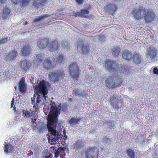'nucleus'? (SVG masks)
Masks as SVG:
<instances>
[{
	"label": "nucleus",
	"mask_w": 158,
	"mask_h": 158,
	"mask_svg": "<svg viewBox=\"0 0 158 158\" xmlns=\"http://www.w3.org/2000/svg\"><path fill=\"white\" fill-rule=\"evenodd\" d=\"M112 55L114 56H118L120 51V48L118 47H114L111 49Z\"/></svg>",
	"instance_id": "nucleus-34"
},
{
	"label": "nucleus",
	"mask_w": 158,
	"mask_h": 158,
	"mask_svg": "<svg viewBox=\"0 0 158 158\" xmlns=\"http://www.w3.org/2000/svg\"><path fill=\"white\" fill-rule=\"evenodd\" d=\"M26 87L25 78L22 77L19 83L20 91L22 93H24L26 91Z\"/></svg>",
	"instance_id": "nucleus-22"
},
{
	"label": "nucleus",
	"mask_w": 158,
	"mask_h": 158,
	"mask_svg": "<svg viewBox=\"0 0 158 158\" xmlns=\"http://www.w3.org/2000/svg\"><path fill=\"white\" fill-rule=\"evenodd\" d=\"M47 1V0H34L33 5L36 7H40Z\"/></svg>",
	"instance_id": "nucleus-28"
},
{
	"label": "nucleus",
	"mask_w": 158,
	"mask_h": 158,
	"mask_svg": "<svg viewBox=\"0 0 158 158\" xmlns=\"http://www.w3.org/2000/svg\"><path fill=\"white\" fill-rule=\"evenodd\" d=\"M153 72L154 74L158 75V69L156 67H155L153 68Z\"/></svg>",
	"instance_id": "nucleus-44"
},
{
	"label": "nucleus",
	"mask_w": 158,
	"mask_h": 158,
	"mask_svg": "<svg viewBox=\"0 0 158 158\" xmlns=\"http://www.w3.org/2000/svg\"><path fill=\"white\" fill-rule=\"evenodd\" d=\"M55 64L49 59L46 58L43 62L44 67L48 70H53L54 69Z\"/></svg>",
	"instance_id": "nucleus-13"
},
{
	"label": "nucleus",
	"mask_w": 158,
	"mask_h": 158,
	"mask_svg": "<svg viewBox=\"0 0 158 158\" xmlns=\"http://www.w3.org/2000/svg\"><path fill=\"white\" fill-rule=\"evenodd\" d=\"M158 51L156 48L150 47L147 51V57L153 61H155L158 57Z\"/></svg>",
	"instance_id": "nucleus-9"
},
{
	"label": "nucleus",
	"mask_w": 158,
	"mask_h": 158,
	"mask_svg": "<svg viewBox=\"0 0 158 158\" xmlns=\"http://www.w3.org/2000/svg\"><path fill=\"white\" fill-rule=\"evenodd\" d=\"M67 61V60L64 56L61 55H59L56 59V62L57 64H59L61 66H63L65 63Z\"/></svg>",
	"instance_id": "nucleus-23"
},
{
	"label": "nucleus",
	"mask_w": 158,
	"mask_h": 158,
	"mask_svg": "<svg viewBox=\"0 0 158 158\" xmlns=\"http://www.w3.org/2000/svg\"><path fill=\"white\" fill-rule=\"evenodd\" d=\"M73 93L76 96L78 97H84L87 94L85 90H81L78 88H76L73 90Z\"/></svg>",
	"instance_id": "nucleus-17"
},
{
	"label": "nucleus",
	"mask_w": 158,
	"mask_h": 158,
	"mask_svg": "<svg viewBox=\"0 0 158 158\" xmlns=\"http://www.w3.org/2000/svg\"><path fill=\"white\" fill-rule=\"evenodd\" d=\"M89 11L86 9L81 10L80 12H78L76 14V16L85 17L88 15Z\"/></svg>",
	"instance_id": "nucleus-31"
},
{
	"label": "nucleus",
	"mask_w": 158,
	"mask_h": 158,
	"mask_svg": "<svg viewBox=\"0 0 158 158\" xmlns=\"http://www.w3.org/2000/svg\"><path fill=\"white\" fill-rule=\"evenodd\" d=\"M31 48L29 45H27L23 47L21 50L22 54L23 56H26L29 55L31 52Z\"/></svg>",
	"instance_id": "nucleus-24"
},
{
	"label": "nucleus",
	"mask_w": 158,
	"mask_h": 158,
	"mask_svg": "<svg viewBox=\"0 0 158 158\" xmlns=\"http://www.w3.org/2000/svg\"><path fill=\"white\" fill-rule=\"evenodd\" d=\"M49 40L47 39L39 40L38 41L37 46L40 48H44L46 47H48Z\"/></svg>",
	"instance_id": "nucleus-16"
},
{
	"label": "nucleus",
	"mask_w": 158,
	"mask_h": 158,
	"mask_svg": "<svg viewBox=\"0 0 158 158\" xmlns=\"http://www.w3.org/2000/svg\"><path fill=\"white\" fill-rule=\"evenodd\" d=\"M36 119L35 118H31V121L32 123V126L33 127H35V128H38V126L37 125L38 123L36 122Z\"/></svg>",
	"instance_id": "nucleus-39"
},
{
	"label": "nucleus",
	"mask_w": 158,
	"mask_h": 158,
	"mask_svg": "<svg viewBox=\"0 0 158 158\" xmlns=\"http://www.w3.org/2000/svg\"><path fill=\"white\" fill-rule=\"evenodd\" d=\"M123 57L127 60H130L132 59V52L127 49H124L122 52Z\"/></svg>",
	"instance_id": "nucleus-19"
},
{
	"label": "nucleus",
	"mask_w": 158,
	"mask_h": 158,
	"mask_svg": "<svg viewBox=\"0 0 158 158\" xmlns=\"http://www.w3.org/2000/svg\"><path fill=\"white\" fill-rule=\"evenodd\" d=\"M80 118L74 116L71 118L69 121V123L71 126L77 124L80 121Z\"/></svg>",
	"instance_id": "nucleus-30"
},
{
	"label": "nucleus",
	"mask_w": 158,
	"mask_h": 158,
	"mask_svg": "<svg viewBox=\"0 0 158 158\" xmlns=\"http://www.w3.org/2000/svg\"><path fill=\"white\" fill-rule=\"evenodd\" d=\"M110 101L111 104L113 106L118 108L119 107V106H121L122 104V98L120 96H118L116 97L114 96L110 99Z\"/></svg>",
	"instance_id": "nucleus-12"
},
{
	"label": "nucleus",
	"mask_w": 158,
	"mask_h": 158,
	"mask_svg": "<svg viewBox=\"0 0 158 158\" xmlns=\"http://www.w3.org/2000/svg\"><path fill=\"white\" fill-rule=\"evenodd\" d=\"M43 57L42 54H37L36 57H35L34 59L35 60H34V61H35V62L37 63V65L40 64V63H41L43 61Z\"/></svg>",
	"instance_id": "nucleus-32"
},
{
	"label": "nucleus",
	"mask_w": 158,
	"mask_h": 158,
	"mask_svg": "<svg viewBox=\"0 0 158 158\" xmlns=\"http://www.w3.org/2000/svg\"><path fill=\"white\" fill-rule=\"evenodd\" d=\"M63 74L62 71H55L50 73L48 76L51 81L55 83L61 80Z\"/></svg>",
	"instance_id": "nucleus-8"
},
{
	"label": "nucleus",
	"mask_w": 158,
	"mask_h": 158,
	"mask_svg": "<svg viewBox=\"0 0 158 158\" xmlns=\"http://www.w3.org/2000/svg\"><path fill=\"white\" fill-rule=\"evenodd\" d=\"M20 117L21 116L19 115V116H16L14 118V119L15 120H16L17 121L19 120V119L20 118Z\"/></svg>",
	"instance_id": "nucleus-49"
},
{
	"label": "nucleus",
	"mask_w": 158,
	"mask_h": 158,
	"mask_svg": "<svg viewBox=\"0 0 158 158\" xmlns=\"http://www.w3.org/2000/svg\"><path fill=\"white\" fill-rule=\"evenodd\" d=\"M77 50L83 54H86L88 52L89 48L87 44H84L83 41H79L78 42Z\"/></svg>",
	"instance_id": "nucleus-11"
},
{
	"label": "nucleus",
	"mask_w": 158,
	"mask_h": 158,
	"mask_svg": "<svg viewBox=\"0 0 158 158\" xmlns=\"http://www.w3.org/2000/svg\"><path fill=\"white\" fill-rule=\"evenodd\" d=\"M64 148L61 147L58 148L54 152L55 156L56 157H58L59 156L60 152L63 151Z\"/></svg>",
	"instance_id": "nucleus-38"
},
{
	"label": "nucleus",
	"mask_w": 158,
	"mask_h": 158,
	"mask_svg": "<svg viewBox=\"0 0 158 158\" xmlns=\"http://www.w3.org/2000/svg\"><path fill=\"white\" fill-rule=\"evenodd\" d=\"M79 67L76 62L72 63L69 66V72L73 79L77 80L79 75Z\"/></svg>",
	"instance_id": "nucleus-7"
},
{
	"label": "nucleus",
	"mask_w": 158,
	"mask_h": 158,
	"mask_svg": "<svg viewBox=\"0 0 158 158\" xmlns=\"http://www.w3.org/2000/svg\"><path fill=\"white\" fill-rule=\"evenodd\" d=\"M60 128H61V127H60ZM58 128H60V127H58Z\"/></svg>",
	"instance_id": "nucleus-55"
},
{
	"label": "nucleus",
	"mask_w": 158,
	"mask_h": 158,
	"mask_svg": "<svg viewBox=\"0 0 158 158\" xmlns=\"http://www.w3.org/2000/svg\"><path fill=\"white\" fill-rule=\"evenodd\" d=\"M24 24L25 25H26L27 24H28V23L27 22H25Z\"/></svg>",
	"instance_id": "nucleus-53"
},
{
	"label": "nucleus",
	"mask_w": 158,
	"mask_h": 158,
	"mask_svg": "<svg viewBox=\"0 0 158 158\" xmlns=\"http://www.w3.org/2000/svg\"><path fill=\"white\" fill-rule=\"evenodd\" d=\"M23 116V117L26 118H31L33 115V113L31 110H22Z\"/></svg>",
	"instance_id": "nucleus-26"
},
{
	"label": "nucleus",
	"mask_w": 158,
	"mask_h": 158,
	"mask_svg": "<svg viewBox=\"0 0 158 158\" xmlns=\"http://www.w3.org/2000/svg\"><path fill=\"white\" fill-rule=\"evenodd\" d=\"M105 66L109 71H114L116 70L117 71L118 70L117 69H118L116 67L115 63L109 59H106L105 61Z\"/></svg>",
	"instance_id": "nucleus-10"
},
{
	"label": "nucleus",
	"mask_w": 158,
	"mask_h": 158,
	"mask_svg": "<svg viewBox=\"0 0 158 158\" xmlns=\"http://www.w3.org/2000/svg\"><path fill=\"white\" fill-rule=\"evenodd\" d=\"M116 6L113 3H110L105 7V9L111 12H114L116 9Z\"/></svg>",
	"instance_id": "nucleus-25"
},
{
	"label": "nucleus",
	"mask_w": 158,
	"mask_h": 158,
	"mask_svg": "<svg viewBox=\"0 0 158 158\" xmlns=\"http://www.w3.org/2000/svg\"><path fill=\"white\" fill-rule=\"evenodd\" d=\"M31 63L28 60H23L19 63V65L24 70H27L30 67Z\"/></svg>",
	"instance_id": "nucleus-14"
},
{
	"label": "nucleus",
	"mask_w": 158,
	"mask_h": 158,
	"mask_svg": "<svg viewBox=\"0 0 158 158\" xmlns=\"http://www.w3.org/2000/svg\"><path fill=\"white\" fill-rule=\"evenodd\" d=\"M131 13L134 17L137 19L144 16L145 21L149 23L154 19L155 13L152 9H146L144 7L140 6L137 8L133 7Z\"/></svg>",
	"instance_id": "nucleus-2"
},
{
	"label": "nucleus",
	"mask_w": 158,
	"mask_h": 158,
	"mask_svg": "<svg viewBox=\"0 0 158 158\" xmlns=\"http://www.w3.org/2000/svg\"><path fill=\"white\" fill-rule=\"evenodd\" d=\"M50 111L47 118V125H45V127L47 128H56L58 117L60 113L61 107L56 106L54 102H51Z\"/></svg>",
	"instance_id": "nucleus-3"
},
{
	"label": "nucleus",
	"mask_w": 158,
	"mask_h": 158,
	"mask_svg": "<svg viewBox=\"0 0 158 158\" xmlns=\"http://www.w3.org/2000/svg\"><path fill=\"white\" fill-rule=\"evenodd\" d=\"M17 55V52L15 50H13L11 52L7 55L5 58L6 60L8 61H12L15 59Z\"/></svg>",
	"instance_id": "nucleus-21"
},
{
	"label": "nucleus",
	"mask_w": 158,
	"mask_h": 158,
	"mask_svg": "<svg viewBox=\"0 0 158 158\" xmlns=\"http://www.w3.org/2000/svg\"><path fill=\"white\" fill-rule=\"evenodd\" d=\"M85 144L81 139H78L73 143V147L75 150H80L84 148Z\"/></svg>",
	"instance_id": "nucleus-20"
},
{
	"label": "nucleus",
	"mask_w": 158,
	"mask_h": 158,
	"mask_svg": "<svg viewBox=\"0 0 158 158\" xmlns=\"http://www.w3.org/2000/svg\"><path fill=\"white\" fill-rule=\"evenodd\" d=\"M10 10L7 7H5L3 10L2 16L4 19H6L9 15Z\"/></svg>",
	"instance_id": "nucleus-29"
},
{
	"label": "nucleus",
	"mask_w": 158,
	"mask_h": 158,
	"mask_svg": "<svg viewBox=\"0 0 158 158\" xmlns=\"http://www.w3.org/2000/svg\"><path fill=\"white\" fill-rule=\"evenodd\" d=\"M64 130L63 131V132L64 133V135L63 137L60 140L61 144L63 145H65L66 144V140L67 139V137L66 135H65L64 133H65V129H64Z\"/></svg>",
	"instance_id": "nucleus-36"
},
{
	"label": "nucleus",
	"mask_w": 158,
	"mask_h": 158,
	"mask_svg": "<svg viewBox=\"0 0 158 158\" xmlns=\"http://www.w3.org/2000/svg\"><path fill=\"white\" fill-rule=\"evenodd\" d=\"M7 37H4L3 38H0V45H2L5 43L7 42Z\"/></svg>",
	"instance_id": "nucleus-40"
},
{
	"label": "nucleus",
	"mask_w": 158,
	"mask_h": 158,
	"mask_svg": "<svg viewBox=\"0 0 158 158\" xmlns=\"http://www.w3.org/2000/svg\"><path fill=\"white\" fill-rule=\"evenodd\" d=\"M49 87V83L44 80L40 81L38 85H35V92L37 95L36 102L34 98H31V102L33 104L34 110L38 108H41L45 104L48 98V89Z\"/></svg>",
	"instance_id": "nucleus-1"
},
{
	"label": "nucleus",
	"mask_w": 158,
	"mask_h": 158,
	"mask_svg": "<svg viewBox=\"0 0 158 158\" xmlns=\"http://www.w3.org/2000/svg\"><path fill=\"white\" fill-rule=\"evenodd\" d=\"M11 2L15 5L21 2V0H11Z\"/></svg>",
	"instance_id": "nucleus-43"
},
{
	"label": "nucleus",
	"mask_w": 158,
	"mask_h": 158,
	"mask_svg": "<svg viewBox=\"0 0 158 158\" xmlns=\"http://www.w3.org/2000/svg\"><path fill=\"white\" fill-rule=\"evenodd\" d=\"M48 132H50L48 138L49 143L51 144H55L56 141L59 140L60 133L56 129H48Z\"/></svg>",
	"instance_id": "nucleus-6"
},
{
	"label": "nucleus",
	"mask_w": 158,
	"mask_h": 158,
	"mask_svg": "<svg viewBox=\"0 0 158 158\" xmlns=\"http://www.w3.org/2000/svg\"><path fill=\"white\" fill-rule=\"evenodd\" d=\"M114 1L116 3H118L120 2V0H114Z\"/></svg>",
	"instance_id": "nucleus-52"
},
{
	"label": "nucleus",
	"mask_w": 158,
	"mask_h": 158,
	"mask_svg": "<svg viewBox=\"0 0 158 158\" xmlns=\"http://www.w3.org/2000/svg\"><path fill=\"white\" fill-rule=\"evenodd\" d=\"M63 47L64 48H66V45L65 44H64V46L63 44Z\"/></svg>",
	"instance_id": "nucleus-54"
},
{
	"label": "nucleus",
	"mask_w": 158,
	"mask_h": 158,
	"mask_svg": "<svg viewBox=\"0 0 158 158\" xmlns=\"http://www.w3.org/2000/svg\"><path fill=\"white\" fill-rule=\"evenodd\" d=\"M50 15L49 14H44L43 15H41L40 16L38 17L37 18H35L34 21V22H37L38 21H40L42 20L43 19L48 17Z\"/></svg>",
	"instance_id": "nucleus-37"
},
{
	"label": "nucleus",
	"mask_w": 158,
	"mask_h": 158,
	"mask_svg": "<svg viewBox=\"0 0 158 158\" xmlns=\"http://www.w3.org/2000/svg\"><path fill=\"white\" fill-rule=\"evenodd\" d=\"M130 67L127 65H123L121 68V69L120 70H121L123 73H128L131 71H130Z\"/></svg>",
	"instance_id": "nucleus-35"
},
{
	"label": "nucleus",
	"mask_w": 158,
	"mask_h": 158,
	"mask_svg": "<svg viewBox=\"0 0 158 158\" xmlns=\"http://www.w3.org/2000/svg\"><path fill=\"white\" fill-rule=\"evenodd\" d=\"M14 98H13V99L11 101V108H12V107H13V110H14L15 111L16 110L15 107V105L14 104Z\"/></svg>",
	"instance_id": "nucleus-42"
},
{
	"label": "nucleus",
	"mask_w": 158,
	"mask_h": 158,
	"mask_svg": "<svg viewBox=\"0 0 158 158\" xmlns=\"http://www.w3.org/2000/svg\"><path fill=\"white\" fill-rule=\"evenodd\" d=\"M31 0H22V5L24 6L28 5L30 1Z\"/></svg>",
	"instance_id": "nucleus-41"
},
{
	"label": "nucleus",
	"mask_w": 158,
	"mask_h": 158,
	"mask_svg": "<svg viewBox=\"0 0 158 158\" xmlns=\"http://www.w3.org/2000/svg\"><path fill=\"white\" fill-rule=\"evenodd\" d=\"M76 2L79 4H81L83 3L84 1L83 0H75Z\"/></svg>",
	"instance_id": "nucleus-48"
},
{
	"label": "nucleus",
	"mask_w": 158,
	"mask_h": 158,
	"mask_svg": "<svg viewBox=\"0 0 158 158\" xmlns=\"http://www.w3.org/2000/svg\"><path fill=\"white\" fill-rule=\"evenodd\" d=\"M122 79L120 76L109 77L106 80V84L109 88H113L117 86H120Z\"/></svg>",
	"instance_id": "nucleus-4"
},
{
	"label": "nucleus",
	"mask_w": 158,
	"mask_h": 158,
	"mask_svg": "<svg viewBox=\"0 0 158 158\" xmlns=\"http://www.w3.org/2000/svg\"><path fill=\"white\" fill-rule=\"evenodd\" d=\"M103 140L106 143H108L110 140V139L108 138L107 137H104L103 138Z\"/></svg>",
	"instance_id": "nucleus-45"
},
{
	"label": "nucleus",
	"mask_w": 158,
	"mask_h": 158,
	"mask_svg": "<svg viewBox=\"0 0 158 158\" xmlns=\"http://www.w3.org/2000/svg\"><path fill=\"white\" fill-rule=\"evenodd\" d=\"M32 150L34 152H35V153L36 154H35V155H37L39 153V150L38 149V148H36L35 149H32Z\"/></svg>",
	"instance_id": "nucleus-47"
},
{
	"label": "nucleus",
	"mask_w": 158,
	"mask_h": 158,
	"mask_svg": "<svg viewBox=\"0 0 158 158\" xmlns=\"http://www.w3.org/2000/svg\"><path fill=\"white\" fill-rule=\"evenodd\" d=\"M4 149L5 153H13L15 151L14 146L11 144L5 142L4 143Z\"/></svg>",
	"instance_id": "nucleus-15"
},
{
	"label": "nucleus",
	"mask_w": 158,
	"mask_h": 158,
	"mask_svg": "<svg viewBox=\"0 0 158 158\" xmlns=\"http://www.w3.org/2000/svg\"><path fill=\"white\" fill-rule=\"evenodd\" d=\"M85 158H98V149L96 146H89L85 149Z\"/></svg>",
	"instance_id": "nucleus-5"
},
{
	"label": "nucleus",
	"mask_w": 158,
	"mask_h": 158,
	"mask_svg": "<svg viewBox=\"0 0 158 158\" xmlns=\"http://www.w3.org/2000/svg\"><path fill=\"white\" fill-rule=\"evenodd\" d=\"M6 0H0V3L2 4L4 3Z\"/></svg>",
	"instance_id": "nucleus-50"
},
{
	"label": "nucleus",
	"mask_w": 158,
	"mask_h": 158,
	"mask_svg": "<svg viewBox=\"0 0 158 158\" xmlns=\"http://www.w3.org/2000/svg\"><path fill=\"white\" fill-rule=\"evenodd\" d=\"M48 48L49 51L54 52L56 51L58 48V43L56 41L49 42L48 45Z\"/></svg>",
	"instance_id": "nucleus-18"
},
{
	"label": "nucleus",
	"mask_w": 158,
	"mask_h": 158,
	"mask_svg": "<svg viewBox=\"0 0 158 158\" xmlns=\"http://www.w3.org/2000/svg\"><path fill=\"white\" fill-rule=\"evenodd\" d=\"M4 75H5V76H6V77H7L8 78H10V74H9L8 71H7L5 73H4Z\"/></svg>",
	"instance_id": "nucleus-46"
},
{
	"label": "nucleus",
	"mask_w": 158,
	"mask_h": 158,
	"mask_svg": "<svg viewBox=\"0 0 158 158\" xmlns=\"http://www.w3.org/2000/svg\"><path fill=\"white\" fill-rule=\"evenodd\" d=\"M126 152L130 158H135V152L133 150L128 148L126 150Z\"/></svg>",
	"instance_id": "nucleus-33"
},
{
	"label": "nucleus",
	"mask_w": 158,
	"mask_h": 158,
	"mask_svg": "<svg viewBox=\"0 0 158 158\" xmlns=\"http://www.w3.org/2000/svg\"><path fill=\"white\" fill-rule=\"evenodd\" d=\"M108 125L109 126H112V123L111 122H108Z\"/></svg>",
	"instance_id": "nucleus-51"
},
{
	"label": "nucleus",
	"mask_w": 158,
	"mask_h": 158,
	"mask_svg": "<svg viewBox=\"0 0 158 158\" xmlns=\"http://www.w3.org/2000/svg\"><path fill=\"white\" fill-rule=\"evenodd\" d=\"M133 56L134 62L136 63H139L141 62L142 58L138 53H134Z\"/></svg>",
	"instance_id": "nucleus-27"
}]
</instances>
